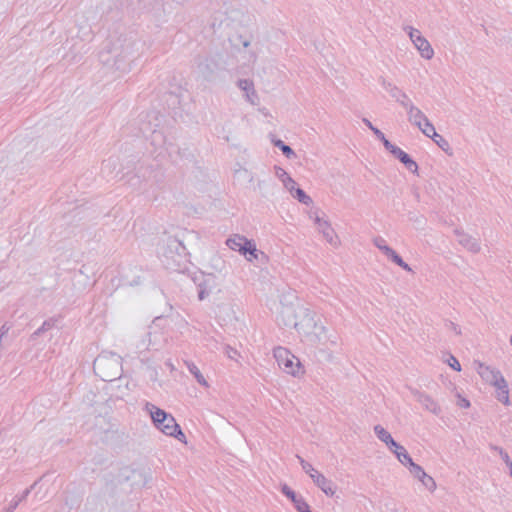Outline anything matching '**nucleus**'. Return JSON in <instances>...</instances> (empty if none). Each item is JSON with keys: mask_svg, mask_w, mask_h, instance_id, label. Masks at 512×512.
Listing matches in <instances>:
<instances>
[{"mask_svg": "<svg viewBox=\"0 0 512 512\" xmlns=\"http://www.w3.org/2000/svg\"><path fill=\"white\" fill-rule=\"evenodd\" d=\"M224 353L229 359L238 361L239 352L231 346L226 345Z\"/></svg>", "mask_w": 512, "mask_h": 512, "instance_id": "36", "label": "nucleus"}, {"mask_svg": "<svg viewBox=\"0 0 512 512\" xmlns=\"http://www.w3.org/2000/svg\"><path fill=\"white\" fill-rule=\"evenodd\" d=\"M166 366L169 367L171 371L174 370V365L170 360L166 362Z\"/></svg>", "mask_w": 512, "mask_h": 512, "instance_id": "45", "label": "nucleus"}, {"mask_svg": "<svg viewBox=\"0 0 512 512\" xmlns=\"http://www.w3.org/2000/svg\"><path fill=\"white\" fill-rule=\"evenodd\" d=\"M294 198H296L300 203L305 205L312 204V198L305 193V191L301 188H297L293 194H291Z\"/></svg>", "mask_w": 512, "mask_h": 512, "instance_id": "28", "label": "nucleus"}, {"mask_svg": "<svg viewBox=\"0 0 512 512\" xmlns=\"http://www.w3.org/2000/svg\"><path fill=\"white\" fill-rule=\"evenodd\" d=\"M421 484L429 491L434 492L437 488L436 482L433 477L423 472L419 478H416Z\"/></svg>", "mask_w": 512, "mask_h": 512, "instance_id": "24", "label": "nucleus"}, {"mask_svg": "<svg viewBox=\"0 0 512 512\" xmlns=\"http://www.w3.org/2000/svg\"><path fill=\"white\" fill-rule=\"evenodd\" d=\"M407 113L408 121L417 128H422L421 124L424 123L428 117L425 115V113L415 106L413 103L409 104L408 107L405 109Z\"/></svg>", "mask_w": 512, "mask_h": 512, "instance_id": "14", "label": "nucleus"}, {"mask_svg": "<svg viewBox=\"0 0 512 512\" xmlns=\"http://www.w3.org/2000/svg\"><path fill=\"white\" fill-rule=\"evenodd\" d=\"M158 136H160V134L156 131H153V138L156 139Z\"/></svg>", "mask_w": 512, "mask_h": 512, "instance_id": "46", "label": "nucleus"}, {"mask_svg": "<svg viewBox=\"0 0 512 512\" xmlns=\"http://www.w3.org/2000/svg\"><path fill=\"white\" fill-rule=\"evenodd\" d=\"M185 365L188 369V371L194 376V378L196 379L197 383L201 386H203L204 388H208L209 387V383L208 381L205 379V377L203 376V374L201 373L200 369L197 367V365L192 362V361H188L186 360L185 362Z\"/></svg>", "mask_w": 512, "mask_h": 512, "instance_id": "20", "label": "nucleus"}, {"mask_svg": "<svg viewBox=\"0 0 512 512\" xmlns=\"http://www.w3.org/2000/svg\"><path fill=\"white\" fill-rule=\"evenodd\" d=\"M294 313V318L283 320L284 325L293 326L299 335L305 341L312 345H323L328 347L337 344V337L335 335H327V329L316 320V314L306 306H298L297 309L292 310L288 306H283L281 315Z\"/></svg>", "mask_w": 512, "mask_h": 512, "instance_id": "1", "label": "nucleus"}, {"mask_svg": "<svg viewBox=\"0 0 512 512\" xmlns=\"http://www.w3.org/2000/svg\"><path fill=\"white\" fill-rule=\"evenodd\" d=\"M422 128H418L426 137L433 138L438 137V133L434 125L431 123L429 119H427L424 123L421 124Z\"/></svg>", "mask_w": 512, "mask_h": 512, "instance_id": "26", "label": "nucleus"}, {"mask_svg": "<svg viewBox=\"0 0 512 512\" xmlns=\"http://www.w3.org/2000/svg\"><path fill=\"white\" fill-rule=\"evenodd\" d=\"M117 167V160L109 158L102 163L101 171L104 175H109Z\"/></svg>", "mask_w": 512, "mask_h": 512, "instance_id": "31", "label": "nucleus"}, {"mask_svg": "<svg viewBox=\"0 0 512 512\" xmlns=\"http://www.w3.org/2000/svg\"><path fill=\"white\" fill-rule=\"evenodd\" d=\"M283 186L291 193L293 194L294 191L298 188L296 181L290 177L286 182L283 183Z\"/></svg>", "mask_w": 512, "mask_h": 512, "instance_id": "38", "label": "nucleus"}, {"mask_svg": "<svg viewBox=\"0 0 512 512\" xmlns=\"http://www.w3.org/2000/svg\"><path fill=\"white\" fill-rule=\"evenodd\" d=\"M447 363L455 371H461V365H460L459 361L457 360V358L454 357L453 355L449 356Z\"/></svg>", "mask_w": 512, "mask_h": 512, "instance_id": "39", "label": "nucleus"}, {"mask_svg": "<svg viewBox=\"0 0 512 512\" xmlns=\"http://www.w3.org/2000/svg\"><path fill=\"white\" fill-rule=\"evenodd\" d=\"M54 323L52 320H46L42 323V325L34 332V336H39L42 333L50 330L53 327Z\"/></svg>", "mask_w": 512, "mask_h": 512, "instance_id": "32", "label": "nucleus"}, {"mask_svg": "<svg viewBox=\"0 0 512 512\" xmlns=\"http://www.w3.org/2000/svg\"><path fill=\"white\" fill-rule=\"evenodd\" d=\"M389 260L407 272L414 273L412 268L390 246L385 245L379 249Z\"/></svg>", "mask_w": 512, "mask_h": 512, "instance_id": "17", "label": "nucleus"}, {"mask_svg": "<svg viewBox=\"0 0 512 512\" xmlns=\"http://www.w3.org/2000/svg\"><path fill=\"white\" fill-rule=\"evenodd\" d=\"M409 472L410 474L414 477V478H419L420 475L425 472L424 469L418 465L417 463H415L410 469H409Z\"/></svg>", "mask_w": 512, "mask_h": 512, "instance_id": "40", "label": "nucleus"}, {"mask_svg": "<svg viewBox=\"0 0 512 512\" xmlns=\"http://www.w3.org/2000/svg\"><path fill=\"white\" fill-rule=\"evenodd\" d=\"M165 264L172 269L179 270L187 262V249L184 244L174 237H169L163 251Z\"/></svg>", "mask_w": 512, "mask_h": 512, "instance_id": "4", "label": "nucleus"}, {"mask_svg": "<svg viewBox=\"0 0 512 512\" xmlns=\"http://www.w3.org/2000/svg\"><path fill=\"white\" fill-rule=\"evenodd\" d=\"M457 405L461 408L467 409L470 407V401L463 397L461 394H457Z\"/></svg>", "mask_w": 512, "mask_h": 512, "instance_id": "41", "label": "nucleus"}, {"mask_svg": "<svg viewBox=\"0 0 512 512\" xmlns=\"http://www.w3.org/2000/svg\"><path fill=\"white\" fill-rule=\"evenodd\" d=\"M394 445H390L388 449L397 457L400 458L402 452L407 451L404 446L400 445L396 441L393 442Z\"/></svg>", "mask_w": 512, "mask_h": 512, "instance_id": "34", "label": "nucleus"}, {"mask_svg": "<svg viewBox=\"0 0 512 512\" xmlns=\"http://www.w3.org/2000/svg\"><path fill=\"white\" fill-rule=\"evenodd\" d=\"M249 239L240 234H234L226 240V245L234 251L243 253L247 245H249Z\"/></svg>", "mask_w": 512, "mask_h": 512, "instance_id": "18", "label": "nucleus"}, {"mask_svg": "<svg viewBox=\"0 0 512 512\" xmlns=\"http://www.w3.org/2000/svg\"><path fill=\"white\" fill-rule=\"evenodd\" d=\"M237 86L244 92V96L249 103L252 105L259 103V97L255 91L253 81L249 79H239Z\"/></svg>", "mask_w": 512, "mask_h": 512, "instance_id": "13", "label": "nucleus"}, {"mask_svg": "<svg viewBox=\"0 0 512 512\" xmlns=\"http://www.w3.org/2000/svg\"><path fill=\"white\" fill-rule=\"evenodd\" d=\"M278 366L287 374L296 376L301 368L299 359L284 347H276L273 351Z\"/></svg>", "mask_w": 512, "mask_h": 512, "instance_id": "7", "label": "nucleus"}, {"mask_svg": "<svg viewBox=\"0 0 512 512\" xmlns=\"http://www.w3.org/2000/svg\"><path fill=\"white\" fill-rule=\"evenodd\" d=\"M415 396L417 401L427 411L431 412L434 415H439L441 413L440 406L430 395L423 392H416Z\"/></svg>", "mask_w": 512, "mask_h": 512, "instance_id": "16", "label": "nucleus"}, {"mask_svg": "<svg viewBox=\"0 0 512 512\" xmlns=\"http://www.w3.org/2000/svg\"><path fill=\"white\" fill-rule=\"evenodd\" d=\"M491 449L493 451H496L500 455L503 462L506 464V466L511 471L512 470V460H511L509 454L500 446H491Z\"/></svg>", "mask_w": 512, "mask_h": 512, "instance_id": "29", "label": "nucleus"}, {"mask_svg": "<svg viewBox=\"0 0 512 512\" xmlns=\"http://www.w3.org/2000/svg\"><path fill=\"white\" fill-rule=\"evenodd\" d=\"M432 140L445 152L450 148L448 141L440 134H438V137H433Z\"/></svg>", "mask_w": 512, "mask_h": 512, "instance_id": "33", "label": "nucleus"}, {"mask_svg": "<svg viewBox=\"0 0 512 512\" xmlns=\"http://www.w3.org/2000/svg\"><path fill=\"white\" fill-rule=\"evenodd\" d=\"M303 471L309 475L313 483L321 489L327 496H333L336 492V487L333 482L327 479L322 473L313 467V465L304 460L300 455H296Z\"/></svg>", "mask_w": 512, "mask_h": 512, "instance_id": "5", "label": "nucleus"}, {"mask_svg": "<svg viewBox=\"0 0 512 512\" xmlns=\"http://www.w3.org/2000/svg\"><path fill=\"white\" fill-rule=\"evenodd\" d=\"M415 464V462L413 461V459L410 457L408 459V461L404 462V466L407 467V469L409 470L413 465Z\"/></svg>", "mask_w": 512, "mask_h": 512, "instance_id": "44", "label": "nucleus"}, {"mask_svg": "<svg viewBox=\"0 0 512 512\" xmlns=\"http://www.w3.org/2000/svg\"><path fill=\"white\" fill-rule=\"evenodd\" d=\"M275 175L282 183L286 182L290 178V175L286 170L281 167H275Z\"/></svg>", "mask_w": 512, "mask_h": 512, "instance_id": "35", "label": "nucleus"}, {"mask_svg": "<svg viewBox=\"0 0 512 512\" xmlns=\"http://www.w3.org/2000/svg\"><path fill=\"white\" fill-rule=\"evenodd\" d=\"M363 123L373 132V134L376 136L377 139H379L383 145L385 146V143L390 142L384 135V133L379 130L377 127H375L367 118H363Z\"/></svg>", "mask_w": 512, "mask_h": 512, "instance_id": "27", "label": "nucleus"}, {"mask_svg": "<svg viewBox=\"0 0 512 512\" xmlns=\"http://www.w3.org/2000/svg\"><path fill=\"white\" fill-rule=\"evenodd\" d=\"M410 457L411 456L409 455V453L407 451H405L404 453L402 452V454L400 455V458H397V459L403 465L404 462L408 461V459Z\"/></svg>", "mask_w": 512, "mask_h": 512, "instance_id": "43", "label": "nucleus"}, {"mask_svg": "<svg viewBox=\"0 0 512 512\" xmlns=\"http://www.w3.org/2000/svg\"><path fill=\"white\" fill-rule=\"evenodd\" d=\"M216 288V277L212 274L203 276V280L198 282V298L204 300Z\"/></svg>", "mask_w": 512, "mask_h": 512, "instance_id": "12", "label": "nucleus"}, {"mask_svg": "<svg viewBox=\"0 0 512 512\" xmlns=\"http://www.w3.org/2000/svg\"><path fill=\"white\" fill-rule=\"evenodd\" d=\"M410 37L413 43L415 44L416 48L421 53L422 57L426 60L431 59L434 52L429 42L423 37H421L420 33L417 30H412L410 32Z\"/></svg>", "mask_w": 512, "mask_h": 512, "instance_id": "10", "label": "nucleus"}, {"mask_svg": "<svg viewBox=\"0 0 512 512\" xmlns=\"http://www.w3.org/2000/svg\"><path fill=\"white\" fill-rule=\"evenodd\" d=\"M144 410L149 413L154 426L163 434L174 437L182 443H186L185 434L171 414L150 402H146Z\"/></svg>", "mask_w": 512, "mask_h": 512, "instance_id": "2", "label": "nucleus"}, {"mask_svg": "<svg viewBox=\"0 0 512 512\" xmlns=\"http://www.w3.org/2000/svg\"><path fill=\"white\" fill-rule=\"evenodd\" d=\"M122 357L114 352H103L94 361L95 373L106 382L120 378L122 374Z\"/></svg>", "mask_w": 512, "mask_h": 512, "instance_id": "3", "label": "nucleus"}, {"mask_svg": "<svg viewBox=\"0 0 512 512\" xmlns=\"http://www.w3.org/2000/svg\"><path fill=\"white\" fill-rule=\"evenodd\" d=\"M309 218L314 222L319 233L322 234L323 238L333 247H338L340 240L331 226V223L325 218V214L318 210L311 211Z\"/></svg>", "mask_w": 512, "mask_h": 512, "instance_id": "6", "label": "nucleus"}, {"mask_svg": "<svg viewBox=\"0 0 512 512\" xmlns=\"http://www.w3.org/2000/svg\"><path fill=\"white\" fill-rule=\"evenodd\" d=\"M385 149L388 150L401 163H403L407 170L412 173H417L418 164L404 150L395 144H392L391 142L385 143Z\"/></svg>", "mask_w": 512, "mask_h": 512, "instance_id": "8", "label": "nucleus"}, {"mask_svg": "<svg viewBox=\"0 0 512 512\" xmlns=\"http://www.w3.org/2000/svg\"><path fill=\"white\" fill-rule=\"evenodd\" d=\"M281 492L287 497L289 498L291 501H294L295 498H297V494L286 484H284L282 487H281Z\"/></svg>", "mask_w": 512, "mask_h": 512, "instance_id": "37", "label": "nucleus"}, {"mask_svg": "<svg viewBox=\"0 0 512 512\" xmlns=\"http://www.w3.org/2000/svg\"><path fill=\"white\" fill-rule=\"evenodd\" d=\"M496 389V398L498 401L503 403L506 406L510 405V398H509V388L508 383L504 379H500V382H498L497 385L494 386Z\"/></svg>", "mask_w": 512, "mask_h": 512, "instance_id": "19", "label": "nucleus"}, {"mask_svg": "<svg viewBox=\"0 0 512 512\" xmlns=\"http://www.w3.org/2000/svg\"><path fill=\"white\" fill-rule=\"evenodd\" d=\"M510 344H511V346H512V336L510 337Z\"/></svg>", "mask_w": 512, "mask_h": 512, "instance_id": "47", "label": "nucleus"}, {"mask_svg": "<svg viewBox=\"0 0 512 512\" xmlns=\"http://www.w3.org/2000/svg\"><path fill=\"white\" fill-rule=\"evenodd\" d=\"M34 487L31 486L30 488H27L25 489L21 495H16L12 500L11 502L9 503V505L3 509L2 512H14L15 509L18 507V505L27 498V496L30 494L31 492V489Z\"/></svg>", "mask_w": 512, "mask_h": 512, "instance_id": "21", "label": "nucleus"}, {"mask_svg": "<svg viewBox=\"0 0 512 512\" xmlns=\"http://www.w3.org/2000/svg\"><path fill=\"white\" fill-rule=\"evenodd\" d=\"M455 234L457 236L458 243L466 248L469 252L474 254L480 252L481 245L476 238L459 229L455 230Z\"/></svg>", "mask_w": 512, "mask_h": 512, "instance_id": "11", "label": "nucleus"}, {"mask_svg": "<svg viewBox=\"0 0 512 512\" xmlns=\"http://www.w3.org/2000/svg\"><path fill=\"white\" fill-rule=\"evenodd\" d=\"M259 253H261L253 240L249 241V245L246 246L242 255L245 256L246 260L249 262H253L258 258Z\"/></svg>", "mask_w": 512, "mask_h": 512, "instance_id": "23", "label": "nucleus"}, {"mask_svg": "<svg viewBox=\"0 0 512 512\" xmlns=\"http://www.w3.org/2000/svg\"><path fill=\"white\" fill-rule=\"evenodd\" d=\"M373 244H374L378 249H380L382 246L387 245L386 240H385L384 238H382V237H376V238H374V240H373Z\"/></svg>", "mask_w": 512, "mask_h": 512, "instance_id": "42", "label": "nucleus"}, {"mask_svg": "<svg viewBox=\"0 0 512 512\" xmlns=\"http://www.w3.org/2000/svg\"><path fill=\"white\" fill-rule=\"evenodd\" d=\"M374 433L376 434L377 438L385 443L387 447L390 445H394L393 442L395 441L391 434L381 425H375L374 426Z\"/></svg>", "mask_w": 512, "mask_h": 512, "instance_id": "22", "label": "nucleus"}, {"mask_svg": "<svg viewBox=\"0 0 512 512\" xmlns=\"http://www.w3.org/2000/svg\"><path fill=\"white\" fill-rule=\"evenodd\" d=\"M292 502H293L295 509L298 512H312L310 510L308 503L305 501V499L302 496L298 495L297 498H295V500Z\"/></svg>", "mask_w": 512, "mask_h": 512, "instance_id": "30", "label": "nucleus"}, {"mask_svg": "<svg viewBox=\"0 0 512 512\" xmlns=\"http://www.w3.org/2000/svg\"><path fill=\"white\" fill-rule=\"evenodd\" d=\"M385 90L390 94L392 98H394L404 109L408 107L409 104L413 103L409 96L400 88L388 83L387 85L384 83Z\"/></svg>", "mask_w": 512, "mask_h": 512, "instance_id": "15", "label": "nucleus"}, {"mask_svg": "<svg viewBox=\"0 0 512 512\" xmlns=\"http://www.w3.org/2000/svg\"><path fill=\"white\" fill-rule=\"evenodd\" d=\"M477 373L483 381L493 387L500 382V379H504L502 373L498 369L481 362L477 363Z\"/></svg>", "mask_w": 512, "mask_h": 512, "instance_id": "9", "label": "nucleus"}, {"mask_svg": "<svg viewBox=\"0 0 512 512\" xmlns=\"http://www.w3.org/2000/svg\"><path fill=\"white\" fill-rule=\"evenodd\" d=\"M272 143L275 147L279 148L288 159H293L296 157L294 150L289 145L285 144L282 140H272Z\"/></svg>", "mask_w": 512, "mask_h": 512, "instance_id": "25", "label": "nucleus"}, {"mask_svg": "<svg viewBox=\"0 0 512 512\" xmlns=\"http://www.w3.org/2000/svg\"><path fill=\"white\" fill-rule=\"evenodd\" d=\"M510 475H511V477H512V470L510 471Z\"/></svg>", "mask_w": 512, "mask_h": 512, "instance_id": "48", "label": "nucleus"}]
</instances>
